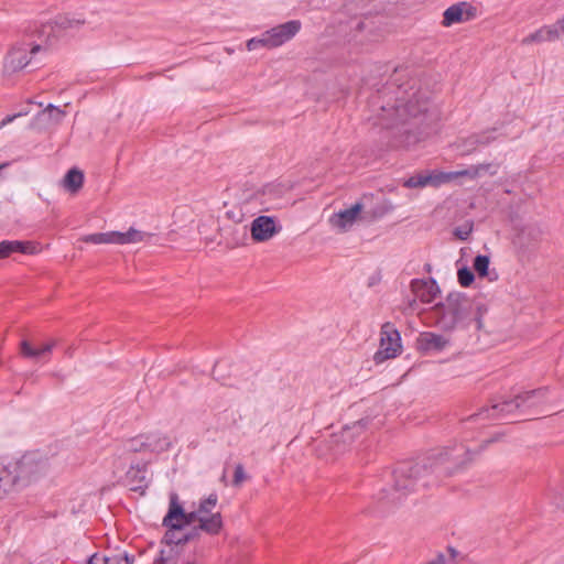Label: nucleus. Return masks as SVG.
I'll list each match as a JSON object with an SVG mask.
<instances>
[{"mask_svg":"<svg viewBox=\"0 0 564 564\" xmlns=\"http://www.w3.org/2000/svg\"><path fill=\"white\" fill-rule=\"evenodd\" d=\"M470 460L471 453L465 446L459 445L440 454L434 460L427 458L422 462L399 463L392 474V491L388 492L387 489H382L377 498L379 501L398 503L409 494L433 484L432 474L436 479L449 476Z\"/></svg>","mask_w":564,"mask_h":564,"instance_id":"f257e3e1","label":"nucleus"},{"mask_svg":"<svg viewBox=\"0 0 564 564\" xmlns=\"http://www.w3.org/2000/svg\"><path fill=\"white\" fill-rule=\"evenodd\" d=\"M437 113L430 110L426 93L411 87L399 90L393 106L381 107L375 124L400 135L432 138L437 130Z\"/></svg>","mask_w":564,"mask_h":564,"instance_id":"f03ea898","label":"nucleus"},{"mask_svg":"<svg viewBox=\"0 0 564 564\" xmlns=\"http://www.w3.org/2000/svg\"><path fill=\"white\" fill-rule=\"evenodd\" d=\"M218 496L210 494L207 498L200 499L197 505H193L194 509L186 512L178 501L176 494L170 495L169 511L163 519V525L169 529L166 539L173 542L176 531L186 525L197 524L193 529L191 535H184L177 539V543L188 541L192 536L198 534V531H204L207 534L216 535L223 529V517L217 509Z\"/></svg>","mask_w":564,"mask_h":564,"instance_id":"7ed1b4c3","label":"nucleus"},{"mask_svg":"<svg viewBox=\"0 0 564 564\" xmlns=\"http://www.w3.org/2000/svg\"><path fill=\"white\" fill-rule=\"evenodd\" d=\"M487 312L485 303L471 300L459 292L449 293L443 301L436 303L430 311L435 325L445 332L466 328L475 322L481 328V317Z\"/></svg>","mask_w":564,"mask_h":564,"instance_id":"20e7f679","label":"nucleus"},{"mask_svg":"<svg viewBox=\"0 0 564 564\" xmlns=\"http://www.w3.org/2000/svg\"><path fill=\"white\" fill-rule=\"evenodd\" d=\"M37 30V53L55 47L70 32L79 30L85 19L75 14H57L54 18H42Z\"/></svg>","mask_w":564,"mask_h":564,"instance_id":"39448f33","label":"nucleus"},{"mask_svg":"<svg viewBox=\"0 0 564 564\" xmlns=\"http://www.w3.org/2000/svg\"><path fill=\"white\" fill-rule=\"evenodd\" d=\"M546 393V389H536L517 395L512 400L492 404L490 409L480 412L478 415L486 417L509 420V415L516 410L531 409L542 403Z\"/></svg>","mask_w":564,"mask_h":564,"instance_id":"423d86ee","label":"nucleus"},{"mask_svg":"<svg viewBox=\"0 0 564 564\" xmlns=\"http://www.w3.org/2000/svg\"><path fill=\"white\" fill-rule=\"evenodd\" d=\"M9 479L13 489H22L31 485L35 471V454L25 452L15 457L9 465Z\"/></svg>","mask_w":564,"mask_h":564,"instance_id":"0eeeda50","label":"nucleus"},{"mask_svg":"<svg viewBox=\"0 0 564 564\" xmlns=\"http://www.w3.org/2000/svg\"><path fill=\"white\" fill-rule=\"evenodd\" d=\"M491 164H478L475 166H470L469 169L455 171V172H441V171H432L426 172L427 175V186L440 187L443 184L449 183L455 178L466 176L470 180H475L486 173L495 174L496 171H491Z\"/></svg>","mask_w":564,"mask_h":564,"instance_id":"6e6552de","label":"nucleus"},{"mask_svg":"<svg viewBox=\"0 0 564 564\" xmlns=\"http://www.w3.org/2000/svg\"><path fill=\"white\" fill-rule=\"evenodd\" d=\"M401 336L392 324L386 323L380 332V346L375 354L376 362H382L387 359L394 358L401 352Z\"/></svg>","mask_w":564,"mask_h":564,"instance_id":"1a4fd4ad","label":"nucleus"},{"mask_svg":"<svg viewBox=\"0 0 564 564\" xmlns=\"http://www.w3.org/2000/svg\"><path fill=\"white\" fill-rule=\"evenodd\" d=\"M34 52L35 45L33 44L12 47L4 59L3 75L12 76L21 72L30 64Z\"/></svg>","mask_w":564,"mask_h":564,"instance_id":"9d476101","label":"nucleus"},{"mask_svg":"<svg viewBox=\"0 0 564 564\" xmlns=\"http://www.w3.org/2000/svg\"><path fill=\"white\" fill-rule=\"evenodd\" d=\"M364 210V205L360 202L355 203L349 208L339 210L338 213L333 214L328 218V224L333 229L337 232H347L352 228L356 221L359 219L361 212Z\"/></svg>","mask_w":564,"mask_h":564,"instance_id":"9b49d317","label":"nucleus"},{"mask_svg":"<svg viewBox=\"0 0 564 564\" xmlns=\"http://www.w3.org/2000/svg\"><path fill=\"white\" fill-rule=\"evenodd\" d=\"M281 230L275 217L258 216L250 226L251 237L257 242H264L273 238Z\"/></svg>","mask_w":564,"mask_h":564,"instance_id":"f8f14e48","label":"nucleus"},{"mask_svg":"<svg viewBox=\"0 0 564 564\" xmlns=\"http://www.w3.org/2000/svg\"><path fill=\"white\" fill-rule=\"evenodd\" d=\"M301 30L297 20L288 21L267 31L271 47L275 48L292 40Z\"/></svg>","mask_w":564,"mask_h":564,"instance_id":"ddd939ff","label":"nucleus"},{"mask_svg":"<svg viewBox=\"0 0 564 564\" xmlns=\"http://www.w3.org/2000/svg\"><path fill=\"white\" fill-rule=\"evenodd\" d=\"M475 17L476 8L468 2H458L444 11L442 24L444 26H451L456 23L467 22Z\"/></svg>","mask_w":564,"mask_h":564,"instance_id":"4468645a","label":"nucleus"},{"mask_svg":"<svg viewBox=\"0 0 564 564\" xmlns=\"http://www.w3.org/2000/svg\"><path fill=\"white\" fill-rule=\"evenodd\" d=\"M64 117V110L52 104H47L41 111H37V129L52 130L62 122Z\"/></svg>","mask_w":564,"mask_h":564,"instance_id":"2eb2a0df","label":"nucleus"},{"mask_svg":"<svg viewBox=\"0 0 564 564\" xmlns=\"http://www.w3.org/2000/svg\"><path fill=\"white\" fill-rule=\"evenodd\" d=\"M412 292L415 299L422 303H432L440 294V288L435 280H413L411 283Z\"/></svg>","mask_w":564,"mask_h":564,"instance_id":"dca6fc26","label":"nucleus"},{"mask_svg":"<svg viewBox=\"0 0 564 564\" xmlns=\"http://www.w3.org/2000/svg\"><path fill=\"white\" fill-rule=\"evenodd\" d=\"M448 344L447 338L431 332L422 333L416 340L417 349L423 354L442 351Z\"/></svg>","mask_w":564,"mask_h":564,"instance_id":"f3484780","label":"nucleus"},{"mask_svg":"<svg viewBox=\"0 0 564 564\" xmlns=\"http://www.w3.org/2000/svg\"><path fill=\"white\" fill-rule=\"evenodd\" d=\"M558 32L554 24H545L535 30L534 32L528 34L521 40V44L523 46H529L533 44H542L547 42H556L558 41Z\"/></svg>","mask_w":564,"mask_h":564,"instance_id":"a211bd4d","label":"nucleus"},{"mask_svg":"<svg viewBox=\"0 0 564 564\" xmlns=\"http://www.w3.org/2000/svg\"><path fill=\"white\" fill-rule=\"evenodd\" d=\"M32 101L28 102V107L7 116L0 121V130L9 124H13L14 129H31L34 124V116H30Z\"/></svg>","mask_w":564,"mask_h":564,"instance_id":"6ab92c4d","label":"nucleus"},{"mask_svg":"<svg viewBox=\"0 0 564 564\" xmlns=\"http://www.w3.org/2000/svg\"><path fill=\"white\" fill-rule=\"evenodd\" d=\"M151 234L135 228H129L128 231H112L113 245H132L149 241Z\"/></svg>","mask_w":564,"mask_h":564,"instance_id":"aec40b11","label":"nucleus"},{"mask_svg":"<svg viewBox=\"0 0 564 564\" xmlns=\"http://www.w3.org/2000/svg\"><path fill=\"white\" fill-rule=\"evenodd\" d=\"M145 436V452L160 454L167 451L172 443L169 436L161 433H149Z\"/></svg>","mask_w":564,"mask_h":564,"instance_id":"412c9836","label":"nucleus"},{"mask_svg":"<svg viewBox=\"0 0 564 564\" xmlns=\"http://www.w3.org/2000/svg\"><path fill=\"white\" fill-rule=\"evenodd\" d=\"M84 173L77 169H70L62 180L63 187L70 194H76L83 187Z\"/></svg>","mask_w":564,"mask_h":564,"instance_id":"4be33fe9","label":"nucleus"},{"mask_svg":"<svg viewBox=\"0 0 564 564\" xmlns=\"http://www.w3.org/2000/svg\"><path fill=\"white\" fill-rule=\"evenodd\" d=\"M133 557L127 553L111 554V555H99L94 554L88 560V564H132Z\"/></svg>","mask_w":564,"mask_h":564,"instance_id":"5701e85b","label":"nucleus"},{"mask_svg":"<svg viewBox=\"0 0 564 564\" xmlns=\"http://www.w3.org/2000/svg\"><path fill=\"white\" fill-rule=\"evenodd\" d=\"M367 424H368V420H360V421L354 422L351 425L343 429V432L339 437L343 440V442H347V441L351 442L356 435H358L362 431H365Z\"/></svg>","mask_w":564,"mask_h":564,"instance_id":"b1692460","label":"nucleus"},{"mask_svg":"<svg viewBox=\"0 0 564 564\" xmlns=\"http://www.w3.org/2000/svg\"><path fill=\"white\" fill-rule=\"evenodd\" d=\"M124 453H147L144 434L129 438L123 443Z\"/></svg>","mask_w":564,"mask_h":564,"instance_id":"393cba45","label":"nucleus"},{"mask_svg":"<svg viewBox=\"0 0 564 564\" xmlns=\"http://www.w3.org/2000/svg\"><path fill=\"white\" fill-rule=\"evenodd\" d=\"M80 240L84 242L94 243V245H102V243H112L113 245L112 231L86 235V236L82 237Z\"/></svg>","mask_w":564,"mask_h":564,"instance_id":"a878e982","label":"nucleus"},{"mask_svg":"<svg viewBox=\"0 0 564 564\" xmlns=\"http://www.w3.org/2000/svg\"><path fill=\"white\" fill-rule=\"evenodd\" d=\"M56 338H47L40 345H37V361L46 362L52 350L56 347Z\"/></svg>","mask_w":564,"mask_h":564,"instance_id":"bb28decb","label":"nucleus"},{"mask_svg":"<svg viewBox=\"0 0 564 564\" xmlns=\"http://www.w3.org/2000/svg\"><path fill=\"white\" fill-rule=\"evenodd\" d=\"M9 476V468L0 464V499L4 498L13 489Z\"/></svg>","mask_w":564,"mask_h":564,"instance_id":"cd10ccee","label":"nucleus"},{"mask_svg":"<svg viewBox=\"0 0 564 564\" xmlns=\"http://www.w3.org/2000/svg\"><path fill=\"white\" fill-rule=\"evenodd\" d=\"M246 45L248 51H254L259 47L272 48L267 31L258 37L248 40Z\"/></svg>","mask_w":564,"mask_h":564,"instance_id":"c85d7f7f","label":"nucleus"},{"mask_svg":"<svg viewBox=\"0 0 564 564\" xmlns=\"http://www.w3.org/2000/svg\"><path fill=\"white\" fill-rule=\"evenodd\" d=\"M403 186L408 188H416V187H426L427 186V175L425 173L415 174L408 180L404 181Z\"/></svg>","mask_w":564,"mask_h":564,"instance_id":"c756f323","label":"nucleus"},{"mask_svg":"<svg viewBox=\"0 0 564 564\" xmlns=\"http://www.w3.org/2000/svg\"><path fill=\"white\" fill-rule=\"evenodd\" d=\"M474 269L479 274V276H487L489 269V258L487 256H477L474 261Z\"/></svg>","mask_w":564,"mask_h":564,"instance_id":"7c9ffc66","label":"nucleus"},{"mask_svg":"<svg viewBox=\"0 0 564 564\" xmlns=\"http://www.w3.org/2000/svg\"><path fill=\"white\" fill-rule=\"evenodd\" d=\"M127 480L130 482V484H133V482H137L139 485H141L142 482L145 481V469L144 468H139V467H131L128 471H127Z\"/></svg>","mask_w":564,"mask_h":564,"instance_id":"2f4dec72","label":"nucleus"},{"mask_svg":"<svg viewBox=\"0 0 564 564\" xmlns=\"http://www.w3.org/2000/svg\"><path fill=\"white\" fill-rule=\"evenodd\" d=\"M549 498L552 505L564 510V486L553 489Z\"/></svg>","mask_w":564,"mask_h":564,"instance_id":"473e14b6","label":"nucleus"},{"mask_svg":"<svg viewBox=\"0 0 564 564\" xmlns=\"http://www.w3.org/2000/svg\"><path fill=\"white\" fill-rule=\"evenodd\" d=\"M248 479L247 474L245 473L243 466L238 464L235 468L232 485L235 487H240L245 480Z\"/></svg>","mask_w":564,"mask_h":564,"instance_id":"72a5a7b5","label":"nucleus"},{"mask_svg":"<svg viewBox=\"0 0 564 564\" xmlns=\"http://www.w3.org/2000/svg\"><path fill=\"white\" fill-rule=\"evenodd\" d=\"M457 275L459 283L463 286H468L474 281V274L467 268L459 269Z\"/></svg>","mask_w":564,"mask_h":564,"instance_id":"f704fd0d","label":"nucleus"},{"mask_svg":"<svg viewBox=\"0 0 564 564\" xmlns=\"http://www.w3.org/2000/svg\"><path fill=\"white\" fill-rule=\"evenodd\" d=\"M11 242L19 245L17 247L12 248V252H21V253L32 254L34 251V247H33L32 242H30V241H26V242L11 241Z\"/></svg>","mask_w":564,"mask_h":564,"instance_id":"c9c22d12","label":"nucleus"},{"mask_svg":"<svg viewBox=\"0 0 564 564\" xmlns=\"http://www.w3.org/2000/svg\"><path fill=\"white\" fill-rule=\"evenodd\" d=\"M471 231H473V225L464 224V225L457 227L455 229L454 234L459 240H467V238L469 237Z\"/></svg>","mask_w":564,"mask_h":564,"instance_id":"e433bc0d","label":"nucleus"},{"mask_svg":"<svg viewBox=\"0 0 564 564\" xmlns=\"http://www.w3.org/2000/svg\"><path fill=\"white\" fill-rule=\"evenodd\" d=\"M18 245L12 243L11 241H2L0 242V259L6 258L12 253V248Z\"/></svg>","mask_w":564,"mask_h":564,"instance_id":"4c0bfd02","label":"nucleus"},{"mask_svg":"<svg viewBox=\"0 0 564 564\" xmlns=\"http://www.w3.org/2000/svg\"><path fill=\"white\" fill-rule=\"evenodd\" d=\"M21 354L24 357H33L35 356V350L32 347V344L29 340H22L21 343Z\"/></svg>","mask_w":564,"mask_h":564,"instance_id":"58836bf2","label":"nucleus"},{"mask_svg":"<svg viewBox=\"0 0 564 564\" xmlns=\"http://www.w3.org/2000/svg\"><path fill=\"white\" fill-rule=\"evenodd\" d=\"M558 32V39L564 36V15L553 23Z\"/></svg>","mask_w":564,"mask_h":564,"instance_id":"ea45409f","label":"nucleus"},{"mask_svg":"<svg viewBox=\"0 0 564 564\" xmlns=\"http://www.w3.org/2000/svg\"><path fill=\"white\" fill-rule=\"evenodd\" d=\"M163 553L164 552H161V556L158 560H155V562L153 564H164L165 563V558L163 556Z\"/></svg>","mask_w":564,"mask_h":564,"instance_id":"a19ab883","label":"nucleus"},{"mask_svg":"<svg viewBox=\"0 0 564 564\" xmlns=\"http://www.w3.org/2000/svg\"><path fill=\"white\" fill-rule=\"evenodd\" d=\"M357 28L362 30L365 28V22H358Z\"/></svg>","mask_w":564,"mask_h":564,"instance_id":"79ce46f5","label":"nucleus"},{"mask_svg":"<svg viewBox=\"0 0 564 564\" xmlns=\"http://www.w3.org/2000/svg\"><path fill=\"white\" fill-rule=\"evenodd\" d=\"M180 564H194L193 562H189V561H186V562H182Z\"/></svg>","mask_w":564,"mask_h":564,"instance_id":"37998d69","label":"nucleus"},{"mask_svg":"<svg viewBox=\"0 0 564 564\" xmlns=\"http://www.w3.org/2000/svg\"><path fill=\"white\" fill-rule=\"evenodd\" d=\"M6 166H7V164H0V171H1L2 169H4Z\"/></svg>","mask_w":564,"mask_h":564,"instance_id":"c03bdc74","label":"nucleus"}]
</instances>
